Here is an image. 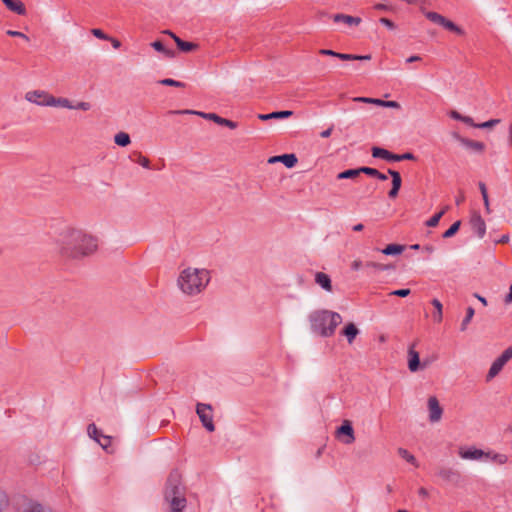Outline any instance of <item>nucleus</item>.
<instances>
[{"instance_id":"obj_1","label":"nucleus","mask_w":512,"mask_h":512,"mask_svg":"<svg viewBox=\"0 0 512 512\" xmlns=\"http://www.w3.org/2000/svg\"><path fill=\"white\" fill-rule=\"evenodd\" d=\"M59 253L68 259H81L93 254L98 248V240L80 229L65 228L56 240Z\"/></svg>"},{"instance_id":"obj_2","label":"nucleus","mask_w":512,"mask_h":512,"mask_svg":"<svg viewBox=\"0 0 512 512\" xmlns=\"http://www.w3.org/2000/svg\"><path fill=\"white\" fill-rule=\"evenodd\" d=\"M163 497L170 506V512H183L186 508V487L177 469L169 473L164 485Z\"/></svg>"},{"instance_id":"obj_3","label":"nucleus","mask_w":512,"mask_h":512,"mask_svg":"<svg viewBox=\"0 0 512 512\" xmlns=\"http://www.w3.org/2000/svg\"><path fill=\"white\" fill-rule=\"evenodd\" d=\"M309 321L312 332L322 337H330L342 322V317L337 312L317 310L309 315Z\"/></svg>"},{"instance_id":"obj_4","label":"nucleus","mask_w":512,"mask_h":512,"mask_svg":"<svg viewBox=\"0 0 512 512\" xmlns=\"http://www.w3.org/2000/svg\"><path fill=\"white\" fill-rule=\"evenodd\" d=\"M209 272L205 269L187 268L178 278L180 289L188 295L200 293L209 283Z\"/></svg>"},{"instance_id":"obj_5","label":"nucleus","mask_w":512,"mask_h":512,"mask_svg":"<svg viewBox=\"0 0 512 512\" xmlns=\"http://www.w3.org/2000/svg\"><path fill=\"white\" fill-rule=\"evenodd\" d=\"M512 359V345H510L507 349H505L502 354L495 359V361L492 363L487 375H486V381H491L494 377H496L503 367L506 365V363Z\"/></svg>"},{"instance_id":"obj_6","label":"nucleus","mask_w":512,"mask_h":512,"mask_svg":"<svg viewBox=\"0 0 512 512\" xmlns=\"http://www.w3.org/2000/svg\"><path fill=\"white\" fill-rule=\"evenodd\" d=\"M425 17L430 20L431 22L442 26L444 29L453 32L457 35H462L464 31L462 28H460L458 25H456L451 20L447 19L446 17L442 16L441 14L434 12V11H428L425 13Z\"/></svg>"},{"instance_id":"obj_7","label":"nucleus","mask_w":512,"mask_h":512,"mask_svg":"<svg viewBox=\"0 0 512 512\" xmlns=\"http://www.w3.org/2000/svg\"><path fill=\"white\" fill-rule=\"evenodd\" d=\"M170 113H176V114H195V115H198V116H200L202 118L211 120V121L217 123L218 125L226 126V127L230 128V129H235L238 126L237 122H234V121L226 119V118H222V117H220L219 115H217L215 113H205V112H199V111H194V110L170 111Z\"/></svg>"},{"instance_id":"obj_8","label":"nucleus","mask_w":512,"mask_h":512,"mask_svg":"<svg viewBox=\"0 0 512 512\" xmlns=\"http://www.w3.org/2000/svg\"><path fill=\"white\" fill-rule=\"evenodd\" d=\"M196 413L200 418L202 425L209 432L215 431V425L213 422L212 406L210 404L197 403Z\"/></svg>"},{"instance_id":"obj_9","label":"nucleus","mask_w":512,"mask_h":512,"mask_svg":"<svg viewBox=\"0 0 512 512\" xmlns=\"http://www.w3.org/2000/svg\"><path fill=\"white\" fill-rule=\"evenodd\" d=\"M336 436L344 444H352L355 441L354 428L351 421L344 420L340 427L336 430Z\"/></svg>"},{"instance_id":"obj_10","label":"nucleus","mask_w":512,"mask_h":512,"mask_svg":"<svg viewBox=\"0 0 512 512\" xmlns=\"http://www.w3.org/2000/svg\"><path fill=\"white\" fill-rule=\"evenodd\" d=\"M437 475L445 482L457 485L460 482L461 475L460 473L449 467H439L437 471Z\"/></svg>"},{"instance_id":"obj_11","label":"nucleus","mask_w":512,"mask_h":512,"mask_svg":"<svg viewBox=\"0 0 512 512\" xmlns=\"http://www.w3.org/2000/svg\"><path fill=\"white\" fill-rule=\"evenodd\" d=\"M427 367V362H420L419 353L414 349V344L408 349V368L411 372H417Z\"/></svg>"},{"instance_id":"obj_12","label":"nucleus","mask_w":512,"mask_h":512,"mask_svg":"<svg viewBox=\"0 0 512 512\" xmlns=\"http://www.w3.org/2000/svg\"><path fill=\"white\" fill-rule=\"evenodd\" d=\"M387 173L392 178V187H391V189L388 192V197L390 199H395L398 196V194H399V190H400L401 185H402V178H401L400 173L398 171L394 170V169L389 168L387 170Z\"/></svg>"},{"instance_id":"obj_13","label":"nucleus","mask_w":512,"mask_h":512,"mask_svg":"<svg viewBox=\"0 0 512 512\" xmlns=\"http://www.w3.org/2000/svg\"><path fill=\"white\" fill-rule=\"evenodd\" d=\"M428 408H429V420L431 422H437L441 419L443 410L439 404V401L436 397L431 396L428 399Z\"/></svg>"},{"instance_id":"obj_14","label":"nucleus","mask_w":512,"mask_h":512,"mask_svg":"<svg viewBox=\"0 0 512 512\" xmlns=\"http://www.w3.org/2000/svg\"><path fill=\"white\" fill-rule=\"evenodd\" d=\"M50 95L51 94H49L48 92H45V91L34 90V91L27 92L25 98L27 101L35 103L37 105L48 106L46 104V101L48 100L46 98V96H50Z\"/></svg>"},{"instance_id":"obj_15","label":"nucleus","mask_w":512,"mask_h":512,"mask_svg":"<svg viewBox=\"0 0 512 512\" xmlns=\"http://www.w3.org/2000/svg\"><path fill=\"white\" fill-rule=\"evenodd\" d=\"M269 163H275V162H281L283 163L287 168H293L297 162L298 159L295 154H282L277 156H272L268 160Z\"/></svg>"},{"instance_id":"obj_16","label":"nucleus","mask_w":512,"mask_h":512,"mask_svg":"<svg viewBox=\"0 0 512 512\" xmlns=\"http://www.w3.org/2000/svg\"><path fill=\"white\" fill-rule=\"evenodd\" d=\"M4 5L7 7L8 10L21 15L25 16L27 14L26 7L24 3L20 0H1Z\"/></svg>"},{"instance_id":"obj_17","label":"nucleus","mask_w":512,"mask_h":512,"mask_svg":"<svg viewBox=\"0 0 512 512\" xmlns=\"http://www.w3.org/2000/svg\"><path fill=\"white\" fill-rule=\"evenodd\" d=\"M333 21L336 23L343 22L349 26H358L362 22V19L360 17L339 13L333 15Z\"/></svg>"},{"instance_id":"obj_18","label":"nucleus","mask_w":512,"mask_h":512,"mask_svg":"<svg viewBox=\"0 0 512 512\" xmlns=\"http://www.w3.org/2000/svg\"><path fill=\"white\" fill-rule=\"evenodd\" d=\"M293 115V111L291 110H282V111H274L268 114H259L258 118L262 121H267L271 119H284Z\"/></svg>"},{"instance_id":"obj_19","label":"nucleus","mask_w":512,"mask_h":512,"mask_svg":"<svg viewBox=\"0 0 512 512\" xmlns=\"http://www.w3.org/2000/svg\"><path fill=\"white\" fill-rule=\"evenodd\" d=\"M46 98L48 99L46 101V104L48 106L63 107V108H67V109L72 108V103L67 98H63V97L56 98L53 95L46 96Z\"/></svg>"},{"instance_id":"obj_20","label":"nucleus","mask_w":512,"mask_h":512,"mask_svg":"<svg viewBox=\"0 0 512 512\" xmlns=\"http://www.w3.org/2000/svg\"><path fill=\"white\" fill-rule=\"evenodd\" d=\"M315 282L324 290L332 291V282L330 276L324 272H317L315 274Z\"/></svg>"},{"instance_id":"obj_21","label":"nucleus","mask_w":512,"mask_h":512,"mask_svg":"<svg viewBox=\"0 0 512 512\" xmlns=\"http://www.w3.org/2000/svg\"><path fill=\"white\" fill-rule=\"evenodd\" d=\"M341 334L347 338L348 343H352L356 336L359 334V330L356 325L352 322L345 325L342 329Z\"/></svg>"},{"instance_id":"obj_22","label":"nucleus","mask_w":512,"mask_h":512,"mask_svg":"<svg viewBox=\"0 0 512 512\" xmlns=\"http://www.w3.org/2000/svg\"><path fill=\"white\" fill-rule=\"evenodd\" d=\"M483 459H490L494 463L504 464L507 461V456L504 454L495 453L492 450H482V460Z\"/></svg>"},{"instance_id":"obj_23","label":"nucleus","mask_w":512,"mask_h":512,"mask_svg":"<svg viewBox=\"0 0 512 512\" xmlns=\"http://www.w3.org/2000/svg\"><path fill=\"white\" fill-rule=\"evenodd\" d=\"M177 48L181 52L189 53L198 49V44L182 40L180 37H175Z\"/></svg>"},{"instance_id":"obj_24","label":"nucleus","mask_w":512,"mask_h":512,"mask_svg":"<svg viewBox=\"0 0 512 512\" xmlns=\"http://www.w3.org/2000/svg\"><path fill=\"white\" fill-rule=\"evenodd\" d=\"M459 455L463 459L479 460L480 459V449H477L475 447L468 448V449L461 447L459 449Z\"/></svg>"},{"instance_id":"obj_25","label":"nucleus","mask_w":512,"mask_h":512,"mask_svg":"<svg viewBox=\"0 0 512 512\" xmlns=\"http://www.w3.org/2000/svg\"><path fill=\"white\" fill-rule=\"evenodd\" d=\"M151 46L160 53H163L167 58H174L176 52L171 49H167L160 40H156L151 43Z\"/></svg>"},{"instance_id":"obj_26","label":"nucleus","mask_w":512,"mask_h":512,"mask_svg":"<svg viewBox=\"0 0 512 512\" xmlns=\"http://www.w3.org/2000/svg\"><path fill=\"white\" fill-rule=\"evenodd\" d=\"M319 54L323 55V56L335 57L342 61H350V59L352 58V57H349V54H347V53H340V52H336L331 49H320Z\"/></svg>"},{"instance_id":"obj_27","label":"nucleus","mask_w":512,"mask_h":512,"mask_svg":"<svg viewBox=\"0 0 512 512\" xmlns=\"http://www.w3.org/2000/svg\"><path fill=\"white\" fill-rule=\"evenodd\" d=\"M405 249L404 245L401 244H388L381 252L385 255H399Z\"/></svg>"},{"instance_id":"obj_28","label":"nucleus","mask_w":512,"mask_h":512,"mask_svg":"<svg viewBox=\"0 0 512 512\" xmlns=\"http://www.w3.org/2000/svg\"><path fill=\"white\" fill-rule=\"evenodd\" d=\"M114 142L120 147H126L131 143V138L128 133L119 132L114 136Z\"/></svg>"},{"instance_id":"obj_29","label":"nucleus","mask_w":512,"mask_h":512,"mask_svg":"<svg viewBox=\"0 0 512 512\" xmlns=\"http://www.w3.org/2000/svg\"><path fill=\"white\" fill-rule=\"evenodd\" d=\"M130 159L144 168H150V160L147 157L143 156L140 152H133V154L130 155Z\"/></svg>"},{"instance_id":"obj_30","label":"nucleus","mask_w":512,"mask_h":512,"mask_svg":"<svg viewBox=\"0 0 512 512\" xmlns=\"http://www.w3.org/2000/svg\"><path fill=\"white\" fill-rule=\"evenodd\" d=\"M360 174H361L360 173V167L356 168V169H347V170H344V171L338 173L337 179L338 180H342V179H355Z\"/></svg>"},{"instance_id":"obj_31","label":"nucleus","mask_w":512,"mask_h":512,"mask_svg":"<svg viewBox=\"0 0 512 512\" xmlns=\"http://www.w3.org/2000/svg\"><path fill=\"white\" fill-rule=\"evenodd\" d=\"M431 304L435 308V312L433 313V319H434L435 322L440 323L442 321V318H443V313H442L443 306H442V303L438 299H433L431 301Z\"/></svg>"},{"instance_id":"obj_32","label":"nucleus","mask_w":512,"mask_h":512,"mask_svg":"<svg viewBox=\"0 0 512 512\" xmlns=\"http://www.w3.org/2000/svg\"><path fill=\"white\" fill-rule=\"evenodd\" d=\"M449 206H445L440 212L434 214L429 220L426 221V226L436 227L439 224L440 219L448 211Z\"/></svg>"},{"instance_id":"obj_33","label":"nucleus","mask_w":512,"mask_h":512,"mask_svg":"<svg viewBox=\"0 0 512 512\" xmlns=\"http://www.w3.org/2000/svg\"><path fill=\"white\" fill-rule=\"evenodd\" d=\"M470 224L473 232L480 236V214L476 210H472Z\"/></svg>"},{"instance_id":"obj_34","label":"nucleus","mask_w":512,"mask_h":512,"mask_svg":"<svg viewBox=\"0 0 512 512\" xmlns=\"http://www.w3.org/2000/svg\"><path fill=\"white\" fill-rule=\"evenodd\" d=\"M88 435L94 439L96 442H100L101 437L103 436V433L101 430L97 428V426L94 423H91L87 427Z\"/></svg>"},{"instance_id":"obj_35","label":"nucleus","mask_w":512,"mask_h":512,"mask_svg":"<svg viewBox=\"0 0 512 512\" xmlns=\"http://www.w3.org/2000/svg\"><path fill=\"white\" fill-rule=\"evenodd\" d=\"M398 454L401 458L405 459L408 463H411L414 466H418L416 458L407 449L399 448Z\"/></svg>"},{"instance_id":"obj_36","label":"nucleus","mask_w":512,"mask_h":512,"mask_svg":"<svg viewBox=\"0 0 512 512\" xmlns=\"http://www.w3.org/2000/svg\"><path fill=\"white\" fill-rule=\"evenodd\" d=\"M474 314H475L474 308L473 307H468L467 311H466V316L462 320V323H461V326H460V330L461 331H465L467 329L468 324L471 322Z\"/></svg>"},{"instance_id":"obj_37","label":"nucleus","mask_w":512,"mask_h":512,"mask_svg":"<svg viewBox=\"0 0 512 512\" xmlns=\"http://www.w3.org/2000/svg\"><path fill=\"white\" fill-rule=\"evenodd\" d=\"M388 152L389 150L378 146H374L371 149V153L374 158H379L383 160H387Z\"/></svg>"},{"instance_id":"obj_38","label":"nucleus","mask_w":512,"mask_h":512,"mask_svg":"<svg viewBox=\"0 0 512 512\" xmlns=\"http://www.w3.org/2000/svg\"><path fill=\"white\" fill-rule=\"evenodd\" d=\"M461 221L454 222L442 235L443 238H451L453 237L460 229Z\"/></svg>"},{"instance_id":"obj_39","label":"nucleus","mask_w":512,"mask_h":512,"mask_svg":"<svg viewBox=\"0 0 512 512\" xmlns=\"http://www.w3.org/2000/svg\"><path fill=\"white\" fill-rule=\"evenodd\" d=\"M364 267L366 268H374L378 271H386V270H390L393 268L392 265L390 264H381V263H377V262H373V261H368L364 264Z\"/></svg>"},{"instance_id":"obj_40","label":"nucleus","mask_w":512,"mask_h":512,"mask_svg":"<svg viewBox=\"0 0 512 512\" xmlns=\"http://www.w3.org/2000/svg\"><path fill=\"white\" fill-rule=\"evenodd\" d=\"M159 84L164 86H173L177 88H184L186 84L184 82H180L171 78H165L158 81Z\"/></svg>"},{"instance_id":"obj_41","label":"nucleus","mask_w":512,"mask_h":512,"mask_svg":"<svg viewBox=\"0 0 512 512\" xmlns=\"http://www.w3.org/2000/svg\"><path fill=\"white\" fill-rule=\"evenodd\" d=\"M9 497L5 491L0 490V512H4L9 506Z\"/></svg>"},{"instance_id":"obj_42","label":"nucleus","mask_w":512,"mask_h":512,"mask_svg":"<svg viewBox=\"0 0 512 512\" xmlns=\"http://www.w3.org/2000/svg\"><path fill=\"white\" fill-rule=\"evenodd\" d=\"M23 512H53L50 509H45L41 504L36 503L25 509Z\"/></svg>"},{"instance_id":"obj_43","label":"nucleus","mask_w":512,"mask_h":512,"mask_svg":"<svg viewBox=\"0 0 512 512\" xmlns=\"http://www.w3.org/2000/svg\"><path fill=\"white\" fill-rule=\"evenodd\" d=\"M112 437L108 435H104L101 437L100 442H97L104 450L108 451V448L111 445Z\"/></svg>"},{"instance_id":"obj_44","label":"nucleus","mask_w":512,"mask_h":512,"mask_svg":"<svg viewBox=\"0 0 512 512\" xmlns=\"http://www.w3.org/2000/svg\"><path fill=\"white\" fill-rule=\"evenodd\" d=\"M482 200H483L484 206L486 208V212L490 213L491 212V208H490V204H489L487 190H486V187H485V185L483 183H482Z\"/></svg>"},{"instance_id":"obj_45","label":"nucleus","mask_w":512,"mask_h":512,"mask_svg":"<svg viewBox=\"0 0 512 512\" xmlns=\"http://www.w3.org/2000/svg\"><path fill=\"white\" fill-rule=\"evenodd\" d=\"M460 141L465 144L467 147L474 148L475 150H480V142L479 141H473L465 138H460Z\"/></svg>"},{"instance_id":"obj_46","label":"nucleus","mask_w":512,"mask_h":512,"mask_svg":"<svg viewBox=\"0 0 512 512\" xmlns=\"http://www.w3.org/2000/svg\"><path fill=\"white\" fill-rule=\"evenodd\" d=\"M360 173H364L370 177L375 178L378 173V170L376 168L362 166L360 167Z\"/></svg>"},{"instance_id":"obj_47","label":"nucleus","mask_w":512,"mask_h":512,"mask_svg":"<svg viewBox=\"0 0 512 512\" xmlns=\"http://www.w3.org/2000/svg\"><path fill=\"white\" fill-rule=\"evenodd\" d=\"M410 293H411L410 289L404 288V289L394 290V291L390 292V295L397 296V297H407L408 295H410Z\"/></svg>"},{"instance_id":"obj_48","label":"nucleus","mask_w":512,"mask_h":512,"mask_svg":"<svg viewBox=\"0 0 512 512\" xmlns=\"http://www.w3.org/2000/svg\"><path fill=\"white\" fill-rule=\"evenodd\" d=\"M90 108H91V104L89 102L81 101V102H78L75 105L72 104V108L71 109L88 111V110H90Z\"/></svg>"},{"instance_id":"obj_49","label":"nucleus","mask_w":512,"mask_h":512,"mask_svg":"<svg viewBox=\"0 0 512 512\" xmlns=\"http://www.w3.org/2000/svg\"><path fill=\"white\" fill-rule=\"evenodd\" d=\"M91 33L98 39H102V40H108L110 39V36H108L107 34H105L101 29H98V28H94L91 30Z\"/></svg>"},{"instance_id":"obj_50","label":"nucleus","mask_w":512,"mask_h":512,"mask_svg":"<svg viewBox=\"0 0 512 512\" xmlns=\"http://www.w3.org/2000/svg\"><path fill=\"white\" fill-rule=\"evenodd\" d=\"M379 21H380V23H381L382 25H384L385 27H387L389 30H394V29H396V25H395V23H394L392 20L388 19V18L382 17V18H380V20H379Z\"/></svg>"},{"instance_id":"obj_51","label":"nucleus","mask_w":512,"mask_h":512,"mask_svg":"<svg viewBox=\"0 0 512 512\" xmlns=\"http://www.w3.org/2000/svg\"><path fill=\"white\" fill-rule=\"evenodd\" d=\"M6 34L11 36V37H20V38L25 39L26 41H29V37L27 35H25L24 33L20 32V31L8 30L6 32Z\"/></svg>"},{"instance_id":"obj_52","label":"nucleus","mask_w":512,"mask_h":512,"mask_svg":"<svg viewBox=\"0 0 512 512\" xmlns=\"http://www.w3.org/2000/svg\"><path fill=\"white\" fill-rule=\"evenodd\" d=\"M500 119H491L485 122H482V129H489L500 123Z\"/></svg>"},{"instance_id":"obj_53","label":"nucleus","mask_w":512,"mask_h":512,"mask_svg":"<svg viewBox=\"0 0 512 512\" xmlns=\"http://www.w3.org/2000/svg\"><path fill=\"white\" fill-rule=\"evenodd\" d=\"M349 57H352L350 61L359 60V61H368L371 60V55H356V54H349Z\"/></svg>"},{"instance_id":"obj_54","label":"nucleus","mask_w":512,"mask_h":512,"mask_svg":"<svg viewBox=\"0 0 512 512\" xmlns=\"http://www.w3.org/2000/svg\"><path fill=\"white\" fill-rule=\"evenodd\" d=\"M386 161H388V162H399L400 161V154H394V153L389 151Z\"/></svg>"},{"instance_id":"obj_55","label":"nucleus","mask_w":512,"mask_h":512,"mask_svg":"<svg viewBox=\"0 0 512 512\" xmlns=\"http://www.w3.org/2000/svg\"><path fill=\"white\" fill-rule=\"evenodd\" d=\"M509 239H510L509 235L504 234L499 239H492V241L494 242V244H498V243L505 244V243L509 242Z\"/></svg>"},{"instance_id":"obj_56","label":"nucleus","mask_w":512,"mask_h":512,"mask_svg":"<svg viewBox=\"0 0 512 512\" xmlns=\"http://www.w3.org/2000/svg\"><path fill=\"white\" fill-rule=\"evenodd\" d=\"M416 157L413 153L411 152H406L404 154H400V161H403V160H415Z\"/></svg>"},{"instance_id":"obj_57","label":"nucleus","mask_w":512,"mask_h":512,"mask_svg":"<svg viewBox=\"0 0 512 512\" xmlns=\"http://www.w3.org/2000/svg\"><path fill=\"white\" fill-rule=\"evenodd\" d=\"M364 267V264L362 263L361 260H354L351 264V268L354 270V271H358L360 268Z\"/></svg>"},{"instance_id":"obj_58","label":"nucleus","mask_w":512,"mask_h":512,"mask_svg":"<svg viewBox=\"0 0 512 512\" xmlns=\"http://www.w3.org/2000/svg\"><path fill=\"white\" fill-rule=\"evenodd\" d=\"M383 107L400 108V104L398 102H396V101H385L384 100Z\"/></svg>"},{"instance_id":"obj_59","label":"nucleus","mask_w":512,"mask_h":512,"mask_svg":"<svg viewBox=\"0 0 512 512\" xmlns=\"http://www.w3.org/2000/svg\"><path fill=\"white\" fill-rule=\"evenodd\" d=\"M461 121L466 123V124L472 125V126H474L476 128H480V124H474L473 123V119L468 117V116H463Z\"/></svg>"},{"instance_id":"obj_60","label":"nucleus","mask_w":512,"mask_h":512,"mask_svg":"<svg viewBox=\"0 0 512 512\" xmlns=\"http://www.w3.org/2000/svg\"><path fill=\"white\" fill-rule=\"evenodd\" d=\"M353 101L355 102H361V103H369L371 104V98L370 97H355L353 98Z\"/></svg>"},{"instance_id":"obj_61","label":"nucleus","mask_w":512,"mask_h":512,"mask_svg":"<svg viewBox=\"0 0 512 512\" xmlns=\"http://www.w3.org/2000/svg\"><path fill=\"white\" fill-rule=\"evenodd\" d=\"M332 131H333V125L330 126L329 128H327L326 130L322 131L320 136L322 138H328L331 135Z\"/></svg>"},{"instance_id":"obj_62","label":"nucleus","mask_w":512,"mask_h":512,"mask_svg":"<svg viewBox=\"0 0 512 512\" xmlns=\"http://www.w3.org/2000/svg\"><path fill=\"white\" fill-rule=\"evenodd\" d=\"M450 117H451V118H453V119H455V120H459V121H461L463 116H462L459 112H457V111H455V110H452V111L450 112Z\"/></svg>"},{"instance_id":"obj_63","label":"nucleus","mask_w":512,"mask_h":512,"mask_svg":"<svg viewBox=\"0 0 512 512\" xmlns=\"http://www.w3.org/2000/svg\"><path fill=\"white\" fill-rule=\"evenodd\" d=\"M418 494L422 497V498H427L429 496V492L426 488L424 487H421L419 488L418 490Z\"/></svg>"},{"instance_id":"obj_64","label":"nucleus","mask_w":512,"mask_h":512,"mask_svg":"<svg viewBox=\"0 0 512 512\" xmlns=\"http://www.w3.org/2000/svg\"><path fill=\"white\" fill-rule=\"evenodd\" d=\"M505 302L506 303L512 302V285L509 288V293L506 295Z\"/></svg>"}]
</instances>
